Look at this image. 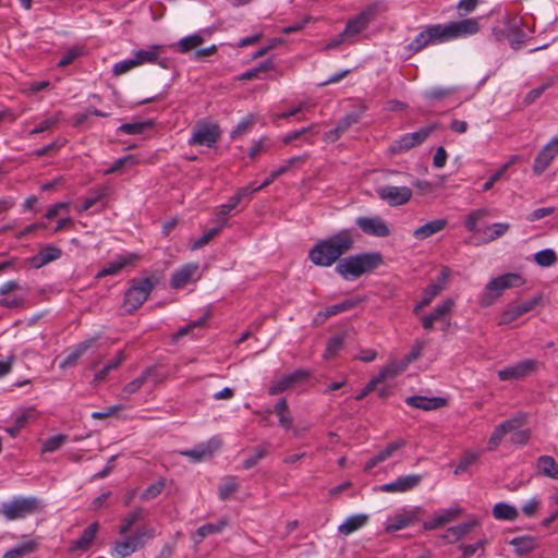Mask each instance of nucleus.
Instances as JSON below:
<instances>
[{
  "label": "nucleus",
  "instance_id": "f257e3e1",
  "mask_svg": "<svg viewBox=\"0 0 558 558\" xmlns=\"http://www.w3.org/2000/svg\"><path fill=\"white\" fill-rule=\"evenodd\" d=\"M354 245L351 229H342L337 233L318 240L308 252L310 260L320 267H329L349 252Z\"/></svg>",
  "mask_w": 558,
  "mask_h": 558
},
{
  "label": "nucleus",
  "instance_id": "f03ea898",
  "mask_svg": "<svg viewBox=\"0 0 558 558\" xmlns=\"http://www.w3.org/2000/svg\"><path fill=\"white\" fill-rule=\"evenodd\" d=\"M381 264L383 256L379 252L361 253L340 259L336 266V272L345 280H352L376 269Z\"/></svg>",
  "mask_w": 558,
  "mask_h": 558
},
{
  "label": "nucleus",
  "instance_id": "7ed1b4c3",
  "mask_svg": "<svg viewBox=\"0 0 558 558\" xmlns=\"http://www.w3.org/2000/svg\"><path fill=\"white\" fill-rule=\"evenodd\" d=\"M45 509V502L36 496H14L0 504V518L7 521L23 520L38 514Z\"/></svg>",
  "mask_w": 558,
  "mask_h": 558
},
{
  "label": "nucleus",
  "instance_id": "20e7f679",
  "mask_svg": "<svg viewBox=\"0 0 558 558\" xmlns=\"http://www.w3.org/2000/svg\"><path fill=\"white\" fill-rule=\"evenodd\" d=\"M525 280L521 275L515 272H507L492 279L480 295L478 303L482 307L490 306L505 290L521 287Z\"/></svg>",
  "mask_w": 558,
  "mask_h": 558
},
{
  "label": "nucleus",
  "instance_id": "39448f33",
  "mask_svg": "<svg viewBox=\"0 0 558 558\" xmlns=\"http://www.w3.org/2000/svg\"><path fill=\"white\" fill-rule=\"evenodd\" d=\"M439 31L441 41L448 43L476 35L481 31V25L477 17H468L459 21H451L446 24H439Z\"/></svg>",
  "mask_w": 558,
  "mask_h": 558
},
{
  "label": "nucleus",
  "instance_id": "423d86ee",
  "mask_svg": "<svg viewBox=\"0 0 558 558\" xmlns=\"http://www.w3.org/2000/svg\"><path fill=\"white\" fill-rule=\"evenodd\" d=\"M153 527H140L135 534L128 536L122 541L116 542L111 549V555L116 558H126L137 549L144 547L147 541L154 537Z\"/></svg>",
  "mask_w": 558,
  "mask_h": 558
},
{
  "label": "nucleus",
  "instance_id": "0eeeda50",
  "mask_svg": "<svg viewBox=\"0 0 558 558\" xmlns=\"http://www.w3.org/2000/svg\"><path fill=\"white\" fill-rule=\"evenodd\" d=\"M241 198V191L238 192L233 197H231L226 204H222L219 207V211L217 213L216 222L218 223L216 227L208 229L204 232L199 238L193 241L191 248L193 251L201 250L205 245H207L217 234H219L221 228L225 226L227 221V216L238 206Z\"/></svg>",
  "mask_w": 558,
  "mask_h": 558
},
{
  "label": "nucleus",
  "instance_id": "6e6552de",
  "mask_svg": "<svg viewBox=\"0 0 558 558\" xmlns=\"http://www.w3.org/2000/svg\"><path fill=\"white\" fill-rule=\"evenodd\" d=\"M153 289L154 281L151 278H144L134 282L124 294V311L131 314L140 308L147 300Z\"/></svg>",
  "mask_w": 558,
  "mask_h": 558
},
{
  "label": "nucleus",
  "instance_id": "1a4fd4ad",
  "mask_svg": "<svg viewBox=\"0 0 558 558\" xmlns=\"http://www.w3.org/2000/svg\"><path fill=\"white\" fill-rule=\"evenodd\" d=\"M220 136L218 125L209 122H198L189 140L190 145L213 147Z\"/></svg>",
  "mask_w": 558,
  "mask_h": 558
},
{
  "label": "nucleus",
  "instance_id": "9d476101",
  "mask_svg": "<svg viewBox=\"0 0 558 558\" xmlns=\"http://www.w3.org/2000/svg\"><path fill=\"white\" fill-rule=\"evenodd\" d=\"M538 363L535 360L526 359L506 366L498 371V378L501 381L522 379L534 373Z\"/></svg>",
  "mask_w": 558,
  "mask_h": 558
},
{
  "label": "nucleus",
  "instance_id": "9b49d317",
  "mask_svg": "<svg viewBox=\"0 0 558 558\" xmlns=\"http://www.w3.org/2000/svg\"><path fill=\"white\" fill-rule=\"evenodd\" d=\"M525 424V416L524 415H517L509 420L504 421L498 426L495 427L494 432L492 433L487 449L489 451H494L497 449V447L500 445L502 438L512 430H515L520 427H522Z\"/></svg>",
  "mask_w": 558,
  "mask_h": 558
},
{
  "label": "nucleus",
  "instance_id": "f8f14e48",
  "mask_svg": "<svg viewBox=\"0 0 558 558\" xmlns=\"http://www.w3.org/2000/svg\"><path fill=\"white\" fill-rule=\"evenodd\" d=\"M355 225L361 231L371 236L386 238L390 235L387 222L379 216H361L355 219Z\"/></svg>",
  "mask_w": 558,
  "mask_h": 558
},
{
  "label": "nucleus",
  "instance_id": "ddd939ff",
  "mask_svg": "<svg viewBox=\"0 0 558 558\" xmlns=\"http://www.w3.org/2000/svg\"><path fill=\"white\" fill-rule=\"evenodd\" d=\"M439 34V24L429 25L417 34V36L407 46V50L410 51L411 54H414L422 51L430 44H442L441 36Z\"/></svg>",
  "mask_w": 558,
  "mask_h": 558
},
{
  "label": "nucleus",
  "instance_id": "4468645a",
  "mask_svg": "<svg viewBox=\"0 0 558 558\" xmlns=\"http://www.w3.org/2000/svg\"><path fill=\"white\" fill-rule=\"evenodd\" d=\"M542 301L541 295H536L520 304H510L499 316V325H508L517 320L522 315L533 311Z\"/></svg>",
  "mask_w": 558,
  "mask_h": 558
},
{
  "label": "nucleus",
  "instance_id": "2eb2a0df",
  "mask_svg": "<svg viewBox=\"0 0 558 558\" xmlns=\"http://www.w3.org/2000/svg\"><path fill=\"white\" fill-rule=\"evenodd\" d=\"M376 192L378 197L390 206L404 205L412 197V190L408 186L386 185L378 187Z\"/></svg>",
  "mask_w": 558,
  "mask_h": 558
},
{
  "label": "nucleus",
  "instance_id": "dca6fc26",
  "mask_svg": "<svg viewBox=\"0 0 558 558\" xmlns=\"http://www.w3.org/2000/svg\"><path fill=\"white\" fill-rule=\"evenodd\" d=\"M201 278L199 266L197 263H187L178 268L170 278V287L172 289H182L192 281Z\"/></svg>",
  "mask_w": 558,
  "mask_h": 558
},
{
  "label": "nucleus",
  "instance_id": "f3484780",
  "mask_svg": "<svg viewBox=\"0 0 558 558\" xmlns=\"http://www.w3.org/2000/svg\"><path fill=\"white\" fill-rule=\"evenodd\" d=\"M375 17V9L373 7H368L362 12H360L356 16L350 19L344 27L343 35H345L349 40L360 33H362L364 29H366L369 25V23Z\"/></svg>",
  "mask_w": 558,
  "mask_h": 558
},
{
  "label": "nucleus",
  "instance_id": "a211bd4d",
  "mask_svg": "<svg viewBox=\"0 0 558 558\" xmlns=\"http://www.w3.org/2000/svg\"><path fill=\"white\" fill-rule=\"evenodd\" d=\"M140 254L134 252H126L118 255L113 260L109 262L101 268L96 277L102 278L107 276H114L128 266H133L140 259Z\"/></svg>",
  "mask_w": 558,
  "mask_h": 558
},
{
  "label": "nucleus",
  "instance_id": "6ab92c4d",
  "mask_svg": "<svg viewBox=\"0 0 558 558\" xmlns=\"http://www.w3.org/2000/svg\"><path fill=\"white\" fill-rule=\"evenodd\" d=\"M310 372L305 369H296L290 374H286L275 379L268 388L269 395L281 393L289 388L294 387L296 384L310 377Z\"/></svg>",
  "mask_w": 558,
  "mask_h": 558
},
{
  "label": "nucleus",
  "instance_id": "aec40b11",
  "mask_svg": "<svg viewBox=\"0 0 558 558\" xmlns=\"http://www.w3.org/2000/svg\"><path fill=\"white\" fill-rule=\"evenodd\" d=\"M558 155V134L547 143L538 153L534 160L533 172L541 175L549 167L554 158Z\"/></svg>",
  "mask_w": 558,
  "mask_h": 558
},
{
  "label": "nucleus",
  "instance_id": "412c9836",
  "mask_svg": "<svg viewBox=\"0 0 558 558\" xmlns=\"http://www.w3.org/2000/svg\"><path fill=\"white\" fill-rule=\"evenodd\" d=\"M221 441L217 437H213L208 441L198 444L190 450L181 451V454L196 463L211 458L214 452L219 449Z\"/></svg>",
  "mask_w": 558,
  "mask_h": 558
},
{
  "label": "nucleus",
  "instance_id": "4be33fe9",
  "mask_svg": "<svg viewBox=\"0 0 558 558\" xmlns=\"http://www.w3.org/2000/svg\"><path fill=\"white\" fill-rule=\"evenodd\" d=\"M422 480L423 476L420 474L399 476L393 482L381 485L379 490L384 493H405L417 487Z\"/></svg>",
  "mask_w": 558,
  "mask_h": 558
},
{
  "label": "nucleus",
  "instance_id": "5701e85b",
  "mask_svg": "<svg viewBox=\"0 0 558 558\" xmlns=\"http://www.w3.org/2000/svg\"><path fill=\"white\" fill-rule=\"evenodd\" d=\"M502 23L507 26V39L513 49H519L525 40V33L521 29L522 19L517 15H506Z\"/></svg>",
  "mask_w": 558,
  "mask_h": 558
},
{
  "label": "nucleus",
  "instance_id": "b1692460",
  "mask_svg": "<svg viewBox=\"0 0 558 558\" xmlns=\"http://www.w3.org/2000/svg\"><path fill=\"white\" fill-rule=\"evenodd\" d=\"M19 289V283L15 280H9L0 287V306L7 308L21 307L24 304V296L11 292Z\"/></svg>",
  "mask_w": 558,
  "mask_h": 558
},
{
  "label": "nucleus",
  "instance_id": "393cba45",
  "mask_svg": "<svg viewBox=\"0 0 558 558\" xmlns=\"http://www.w3.org/2000/svg\"><path fill=\"white\" fill-rule=\"evenodd\" d=\"M163 47L160 45H151L147 49H138L133 52L134 61L136 62V66L146 64V63H158L162 68H167V61H158L159 51L162 50Z\"/></svg>",
  "mask_w": 558,
  "mask_h": 558
},
{
  "label": "nucleus",
  "instance_id": "a878e982",
  "mask_svg": "<svg viewBox=\"0 0 558 558\" xmlns=\"http://www.w3.org/2000/svg\"><path fill=\"white\" fill-rule=\"evenodd\" d=\"M403 368H398L396 365H390L380 371V373L373 378L355 397L356 400H363L367 395L374 391L378 384L383 383L387 378L396 377Z\"/></svg>",
  "mask_w": 558,
  "mask_h": 558
},
{
  "label": "nucleus",
  "instance_id": "bb28decb",
  "mask_svg": "<svg viewBox=\"0 0 558 558\" xmlns=\"http://www.w3.org/2000/svg\"><path fill=\"white\" fill-rule=\"evenodd\" d=\"M62 252L59 247L48 245L41 248L36 255L29 258V264L33 268L39 269L47 264L60 258Z\"/></svg>",
  "mask_w": 558,
  "mask_h": 558
},
{
  "label": "nucleus",
  "instance_id": "cd10ccee",
  "mask_svg": "<svg viewBox=\"0 0 558 558\" xmlns=\"http://www.w3.org/2000/svg\"><path fill=\"white\" fill-rule=\"evenodd\" d=\"M407 404L424 411L437 410L446 405V399L440 397L427 398L422 396L408 397Z\"/></svg>",
  "mask_w": 558,
  "mask_h": 558
},
{
  "label": "nucleus",
  "instance_id": "c85d7f7f",
  "mask_svg": "<svg viewBox=\"0 0 558 558\" xmlns=\"http://www.w3.org/2000/svg\"><path fill=\"white\" fill-rule=\"evenodd\" d=\"M361 300L359 299H349L341 303L333 304L330 306H327L324 312H319L316 314L315 322L323 323L328 317L335 316L337 314L350 311L354 307H356L360 304Z\"/></svg>",
  "mask_w": 558,
  "mask_h": 558
},
{
  "label": "nucleus",
  "instance_id": "c756f323",
  "mask_svg": "<svg viewBox=\"0 0 558 558\" xmlns=\"http://www.w3.org/2000/svg\"><path fill=\"white\" fill-rule=\"evenodd\" d=\"M448 270L445 269L441 271L439 276V282L438 283H430L424 291V296L422 301L415 306L414 313L417 314L418 311L425 306H428L432 301L444 289L442 282L448 278Z\"/></svg>",
  "mask_w": 558,
  "mask_h": 558
},
{
  "label": "nucleus",
  "instance_id": "7c9ffc66",
  "mask_svg": "<svg viewBox=\"0 0 558 558\" xmlns=\"http://www.w3.org/2000/svg\"><path fill=\"white\" fill-rule=\"evenodd\" d=\"M99 530L97 522L90 523L82 533V535L72 542L70 551H83L86 550L96 537Z\"/></svg>",
  "mask_w": 558,
  "mask_h": 558
},
{
  "label": "nucleus",
  "instance_id": "2f4dec72",
  "mask_svg": "<svg viewBox=\"0 0 558 558\" xmlns=\"http://www.w3.org/2000/svg\"><path fill=\"white\" fill-rule=\"evenodd\" d=\"M448 225L447 219H436L428 221L413 231V236L417 240H425L440 231Z\"/></svg>",
  "mask_w": 558,
  "mask_h": 558
},
{
  "label": "nucleus",
  "instance_id": "473e14b6",
  "mask_svg": "<svg viewBox=\"0 0 558 558\" xmlns=\"http://www.w3.org/2000/svg\"><path fill=\"white\" fill-rule=\"evenodd\" d=\"M227 525L228 521L225 518L219 519L215 523L203 524L195 531L192 538L196 544H199L208 535L220 533Z\"/></svg>",
  "mask_w": 558,
  "mask_h": 558
},
{
  "label": "nucleus",
  "instance_id": "72a5a7b5",
  "mask_svg": "<svg viewBox=\"0 0 558 558\" xmlns=\"http://www.w3.org/2000/svg\"><path fill=\"white\" fill-rule=\"evenodd\" d=\"M517 555L523 556L533 551L538 546V538L532 535H522L509 541Z\"/></svg>",
  "mask_w": 558,
  "mask_h": 558
},
{
  "label": "nucleus",
  "instance_id": "f704fd0d",
  "mask_svg": "<svg viewBox=\"0 0 558 558\" xmlns=\"http://www.w3.org/2000/svg\"><path fill=\"white\" fill-rule=\"evenodd\" d=\"M300 158L299 157H292L291 159H289L287 161L286 165L272 170L270 172V174L259 184V185H256L255 183H250L248 185H246V193L250 192V193H254V192H257L258 190L269 185L274 180H276L279 175L286 173L290 166L295 162L296 160H299Z\"/></svg>",
  "mask_w": 558,
  "mask_h": 558
},
{
  "label": "nucleus",
  "instance_id": "c9c22d12",
  "mask_svg": "<svg viewBox=\"0 0 558 558\" xmlns=\"http://www.w3.org/2000/svg\"><path fill=\"white\" fill-rule=\"evenodd\" d=\"M361 112H351L344 116L337 124L333 130H330L327 134L328 138L335 141L340 137L351 125L359 122Z\"/></svg>",
  "mask_w": 558,
  "mask_h": 558
},
{
  "label": "nucleus",
  "instance_id": "e433bc0d",
  "mask_svg": "<svg viewBox=\"0 0 558 558\" xmlns=\"http://www.w3.org/2000/svg\"><path fill=\"white\" fill-rule=\"evenodd\" d=\"M368 521L367 514H355L349 517L342 524L339 525L338 532L342 535H350L359 529L363 527Z\"/></svg>",
  "mask_w": 558,
  "mask_h": 558
},
{
  "label": "nucleus",
  "instance_id": "4c0bfd02",
  "mask_svg": "<svg viewBox=\"0 0 558 558\" xmlns=\"http://www.w3.org/2000/svg\"><path fill=\"white\" fill-rule=\"evenodd\" d=\"M97 338H90L76 344L64 361L60 364L61 368L71 366L94 344Z\"/></svg>",
  "mask_w": 558,
  "mask_h": 558
},
{
  "label": "nucleus",
  "instance_id": "58836bf2",
  "mask_svg": "<svg viewBox=\"0 0 558 558\" xmlns=\"http://www.w3.org/2000/svg\"><path fill=\"white\" fill-rule=\"evenodd\" d=\"M415 521V515L412 512L400 513L389 519L386 523L387 532H397L404 527L412 525Z\"/></svg>",
  "mask_w": 558,
  "mask_h": 558
},
{
  "label": "nucleus",
  "instance_id": "ea45409f",
  "mask_svg": "<svg viewBox=\"0 0 558 558\" xmlns=\"http://www.w3.org/2000/svg\"><path fill=\"white\" fill-rule=\"evenodd\" d=\"M537 470L542 475L558 480V464L550 456H541L537 459Z\"/></svg>",
  "mask_w": 558,
  "mask_h": 558
},
{
  "label": "nucleus",
  "instance_id": "a19ab883",
  "mask_svg": "<svg viewBox=\"0 0 558 558\" xmlns=\"http://www.w3.org/2000/svg\"><path fill=\"white\" fill-rule=\"evenodd\" d=\"M274 412L278 417L279 425L289 430L292 428V416L290 414L287 400L281 398L277 401L274 408Z\"/></svg>",
  "mask_w": 558,
  "mask_h": 558
},
{
  "label": "nucleus",
  "instance_id": "79ce46f5",
  "mask_svg": "<svg viewBox=\"0 0 558 558\" xmlns=\"http://www.w3.org/2000/svg\"><path fill=\"white\" fill-rule=\"evenodd\" d=\"M493 515L497 520L514 521L519 517V511L514 506L501 501L494 506Z\"/></svg>",
  "mask_w": 558,
  "mask_h": 558
},
{
  "label": "nucleus",
  "instance_id": "37998d69",
  "mask_svg": "<svg viewBox=\"0 0 558 558\" xmlns=\"http://www.w3.org/2000/svg\"><path fill=\"white\" fill-rule=\"evenodd\" d=\"M125 356H124V353L123 351H119L117 353V355L111 360L109 361L108 363H106L100 369H98L95 375H94V381L95 383H101L106 379V377L108 376V374L118 368L119 365L124 361Z\"/></svg>",
  "mask_w": 558,
  "mask_h": 558
},
{
  "label": "nucleus",
  "instance_id": "c03bdc74",
  "mask_svg": "<svg viewBox=\"0 0 558 558\" xmlns=\"http://www.w3.org/2000/svg\"><path fill=\"white\" fill-rule=\"evenodd\" d=\"M37 544L35 541H28L10 548L4 553L2 558H22L35 550Z\"/></svg>",
  "mask_w": 558,
  "mask_h": 558
},
{
  "label": "nucleus",
  "instance_id": "a18cd8bd",
  "mask_svg": "<svg viewBox=\"0 0 558 558\" xmlns=\"http://www.w3.org/2000/svg\"><path fill=\"white\" fill-rule=\"evenodd\" d=\"M240 487V482L232 476L225 477L222 483L219 486V498L221 500L228 499L238 488Z\"/></svg>",
  "mask_w": 558,
  "mask_h": 558
},
{
  "label": "nucleus",
  "instance_id": "49530a36",
  "mask_svg": "<svg viewBox=\"0 0 558 558\" xmlns=\"http://www.w3.org/2000/svg\"><path fill=\"white\" fill-rule=\"evenodd\" d=\"M153 122L151 121H135L130 123H123L118 128V132L124 133V134H141L146 129L151 128Z\"/></svg>",
  "mask_w": 558,
  "mask_h": 558
},
{
  "label": "nucleus",
  "instance_id": "de8ad7c7",
  "mask_svg": "<svg viewBox=\"0 0 558 558\" xmlns=\"http://www.w3.org/2000/svg\"><path fill=\"white\" fill-rule=\"evenodd\" d=\"M203 43V37L198 34H192L183 37L177 43V48L180 52L186 53L192 49L198 47Z\"/></svg>",
  "mask_w": 558,
  "mask_h": 558
},
{
  "label": "nucleus",
  "instance_id": "09e8293b",
  "mask_svg": "<svg viewBox=\"0 0 558 558\" xmlns=\"http://www.w3.org/2000/svg\"><path fill=\"white\" fill-rule=\"evenodd\" d=\"M147 379V373H143L137 378L133 379L132 381L128 383L121 390L120 397L122 399H129L132 395L137 392L143 385L145 384Z\"/></svg>",
  "mask_w": 558,
  "mask_h": 558
},
{
  "label": "nucleus",
  "instance_id": "8fccbe9b",
  "mask_svg": "<svg viewBox=\"0 0 558 558\" xmlns=\"http://www.w3.org/2000/svg\"><path fill=\"white\" fill-rule=\"evenodd\" d=\"M557 259V255L551 248H544L534 254V260L541 267H550Z\"/></svg>",
  "mask_w": 558,
  "mask_h": 558
},
{
  "label": "nucleus",
  "instance_id": "3c124183",
  "mask_svg": "<svg viewBox=\"0 0 558 558\" xmlns=\"http://www.w3.org/2000/svg\"><path fill=\"white\" fill-rule=\"evenodd\" d=\"M481 452L466 451L464 452L454 470L456 475H460L468 471V469L478 459Z\"/></svg>",
  "mask_w": 558,
  "mask_h": 558
},
{
  "label": "nucleus",
  "instance_id": "603ef678",
  "mask_svg": "<svg viewBox=\"0 0 558 558\" xmlns=\"http://www.w3.org/2000/svg\"><path fill=\"white\" fill-rule=\"evenodd\" d=\"M454 301L447 299L438 304L429 314L436 322L447 320V314L453 308Z\"/></svg>",
  "mask_w": 558,
  "mask_h": 558
},
{
  "label": "nucleus",
  "instance_id": "864d4df0",
  "mask_svg": "<svg viewBox=\"0 0 558 558\" xmlns=\"http://www.w3.org/2000/svg\"><path fill=\"white\" fill-rule=\"evenodd\" d=\"M477 524V521L473 520L470 522H464L454 526H451L447 530L448 536H452L454 541H458L469 534L472 529Z\"/></svg>",
  "mask_w": 558,
  "mask_h": 558
},
{
  "label": "nucleus",
  "instance_id": "5fc2aeb1",
  "mask_svg": "<svg viewBox=\"0 0 558 558\" xmlns=\"http://www.w3.org/2000/svg\"><path fill=\"white\" fill-rule=\"evenodd\" d=\"M488 215V210L485 208L472 210L465 219V228L475 232L477 230L478 222Z\"/></svg>",
  "mask_w": 558,
  "mask_h": 558
},
{
  "label": "nucleus",
  "instance_id": "6e6d98bb",
  "mask_svg": "<svg viewBox=\"0 0 558 558\" xmlns=\"http://www.w3.org/2000/svg\"><path fill=\"white\" fill-rule=\"evenodd\" d=\"M510 226L506 222H496L490 227L484 230V234L487 236V241H495L502 236L508 230Z\"/></svg>",
  "mask_w": 558,
  "mask_h": 558
},
{
  "label": "nucleus",
  "instance_id": "4d7b16f0",
  "mask_svg": "<svg viewBox=\"0 0 558 558\" xmlns=\"http://www.w3.org/2000/svg\"><path fill=\"white\" fill-rule=\"evenodd\" d=\"M415 147L414 143L412 142L409 134L402 135L398 141H395L389 150L392 154H402L404 151H408L409 149Z\"/></svg>",
  "mask_w": 558,
  "mask_h": 558
},
{
  "label": "nucleus",
  "instance_id": "13d9d810",
  "mask_svg": "<svg viewBox=\"0 0 558 558\" xmlns=\"http://www.w3.org/2000/svg\"><path fill=\"white\" fill-rule=\"evenodd\" d=\"M405 442L402 439L391 441L389 442L383 450H380L376 456L377 460H380V462L386 461L389 459L397 450L404 447Z\"/></svg>",
  "mask_w": 558,
  "mask_h": 558
},
{
  "label": "nucleus",
  "instance_id": "bf43d9fd",
  "mask_svg": "<svg viewBox=\"0 0 558 558\" xmlns=\"http://www.w3.org/2000/svg\"><path fill=\"white\" fill-rule=\"evenodd\" d=\"M438 126L437 123H434L432 125H428V126H423L421 129H418L417 131L413 132V133H408L412 140V142L414 143L415 146L422 144L430 134L434 130H436Z\"/></svg>",
  "mask_w": 558,
  "mask_h": 558
},
{
  "label": "nucleus",
  "instance_id": "052dcab7",
  "mask_svg": "<svg viewBox=\"0 0 558 558\" xmlns=\"http://www.w3.org/2000/svg\"><path fill=\"white\" fill-rule=\"evenodd\" d=\"M272 69V61L270 59L264 60L258 66L246 70V81L252 78H262L260 74L267 73Z\"/></svg>",
  "mask_w": 558,
  "mask_h": 558
},
{
  "label": "nucleus",
  "instance_id": "680f3d73",
  "mask_svg": "<svg viewBox=\"0 0 558 558\" xmlns=\"http://www.w3.org/2000/svg\"><path fill=\"white\" fill-rule=\"evenodd\" d=\"M165 488V482L162 480H159L150 485H148L143 493L141 494L142 500H150L158 495L161 494V492Z\"/></svg>",
  "mask_w": 558,
  "mask_h": 558
},
{
  "label": "nucleus",
  "instance_id": "e2e57ef3",
  "mask_svg": "<svg viewBox=\"0 0 558 558\" xmlns=\"http://www.w3.org/2000/svg\"><path fill=\"white\" fill-rule=\"evenodd\" d=\"M66 440V436L63 434L54 435L46 439L43 444L44 452H53L58 450Z\"/></svg>",
  "mask_w": 558,
  "mask_h": 558
},
{
  "label": "nucleus",
  "instance_id": "0e129e2a",
  "mask_svg": "<svg viewBox=\"0 0 558 558\" xmlns=\"http://www.w3.org/2000/svg\"><path fill=\"white\" fill-rule=\"evenodd\" d=\"M106 196L105 190H97L94 195L86 197L83 203L77 207L78 213H84L90 209L96 203L101 201Z\"/></svg>",
  "mask_w": 558,
  "mask_h": 558
},
{
  "label": "nucleus",
  "instance_id": "69168bd1",
  "mask_svg": "<svg viewBox=\"0 0 558 558\" xmlns=\"http://www.w3.org/2000/svg\"><path fill=\"white\" fill-rule=\"evenodd\" d=\"M343 345V338L341 336H333L329 339L327 348L324 353L325 359L333 357Z\"/></svg>",
  "mask_w": 558,
  "mask_h": 558
},
{
  "label": "nucleus",
  "instance_id": "338daca9",
  "mask_svg": "<svg viewBox=\"0 0 558 558\" xmlns=\"http://www.w3.org/2000/svg\"><path fill=\"white\" fill-rule=\"evenodd\" d=\"M134 68H136V62L134 61V58L124 59L113 64L112 74L114 76H120L133 70Z\"/></svg>",
  "mask_w": 558,
  "mask_h": 558
},
{
  "label": "nucleus",
  "instance_id": "774afa93",
  "mask_svg": "<svg viewBox=\"0 0 558 558\" xmlns=\"http://www.w3.org/2000/svg\"><path fill=\"white\" fill-rule=\"evenodd\" d=\"M82 53L83 49L81 47H72L68 49L58 61V66L63 68L71 64L76 58L82 56Z\"/></svg>",
  "mask_w": 558,
  "mask_h": 558
}]
</instances>
